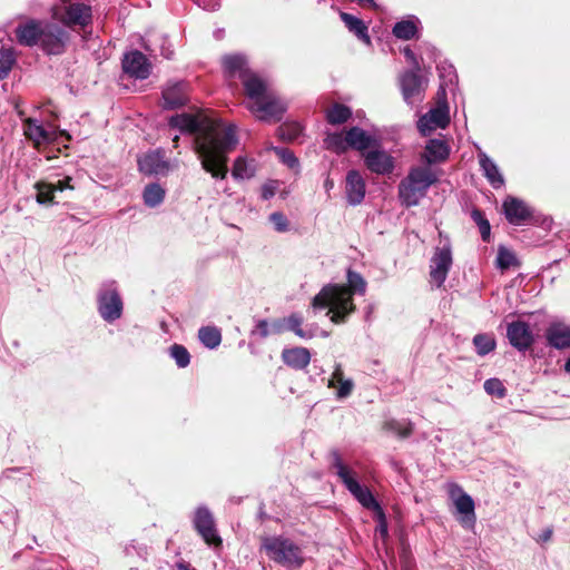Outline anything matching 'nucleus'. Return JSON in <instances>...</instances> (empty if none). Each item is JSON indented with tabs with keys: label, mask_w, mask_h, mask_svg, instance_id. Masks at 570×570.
<instances>
[{
	"label": "nucleus",
	"mask_w": 570,
	"mask_h": 570,
	"mask_svg": "<svg viewBox=\"0 0 570 570\" xmlns=\"http://www.w3.org/2000/svg\"><path fill=\"white\" fill-rule=\"evenodd\" d=\"M340 17L342 21L344 22L345 27L348 29L350 32L354 33L361 41L365 43H370L371 39L367 32V26L363 20L360 18L347 13V12H341Z\"/></svg>",
	"instance_id": "obj_29"
},
{
	"label": "nucleus",
	"mask_w": 570,
	"mask_h": 570,
	"mask_svg": "<svg viewBox=\"0 0 570 570\" xmlns=\"http://www.w3.org/2000/svg\"><path fill=\"white\" fill-rule=\"evenodd\" d=\"M448 493L456 512L461 515L459 521L466 527L473 525L475 522L473 499L456 483L448 484Z\"/></svg>",
	"instance_id": "obj_9"
},
{
	"label": "nucleus",
	"mask_w": 570,
	"mask_h": 570,
	"mask_svg": "<svg viewBox=\"0 0 570 570\" xmlns=\"http://www.w3.org/2000/svg\"><path fill=\"white\" fill-rule=\"evenodd\" d=\"M70 180H71L70 177H66L65 179L58 180V183L55 184L56 190H65L67 188L72 189V186L70 185Z\"/></svg>",
	"instance_id": "obj_55"
},
{
	"label": "nucleus",
	"mask_w": 570,
	"mask_h": 570,
	"mask_svg": "<svg viewBox=\"0 0 570 570\" xmlns=\"http://www.w3.org/2000/svg\"><path fill=\"white\" fill-rule=\"evenodd\" d=\"M450 154L449 146L440 139H431L425 146L424 159L428 164H436L444 161Z\"/></svg>",
	"instance_id": "obj_27"
},
{
	"label": "nucleus",
	"mask_w": 570,
	"mask_h": 570,
	"mask_svg": "<svg viewBox=\"0 0 570 570\" xmlns=\"http://www.w3.org/2000/svg\"><path fill=\"white\" fill-rule=\"evenodd\" d=\"M138 167L145 175H166L169 171V163L165 159L163 149L151 150L140 156Z\"/></svg>",
	"instance_id": "obj_15"
},
{
	"label": "nucleus",
	"mask_w": 570,
	"mask_h": 570,
	"mask_svg": "<svg viewBox=\"0 0 570 570\" xmlns=\"http://www.w3.org/2000/svg\"><path fill=\"white\" fill-rule=\"evenodd\" d=\"M450 122L449 109L446 106L431 109L417 121V128L421 134L428 135L436 128H445Z\"/></svg>",
	"instance_id": "obj_18"
},
{
	"label": "nucleus",
	"mask_w": 570,
	"mask_h": 570,
	"mask_svg": "<svg viewBox=\"0 0 570 570\" xmlns=\"http://www.w3.org/2000/svg\"><path fill=\"white\" fill-rule=\"evenodd\" d=\"M200 342L208 348H215L220 344V331L214 326L202 327L198 332Z\"/></svg>",
	"instance_id": "obj_36"
},
{
	"label": "nucleus",
	"mask_w": 570,
	"mask_h": 570,
	"mask_svg": "<svg viewBox=\"0 0 570 570\" xmlns=\"http://www.w3.org/2000/svg\"><path fill=\"white\" fill-rule=\"evenodd\" d=\"M352 116V111L348 107L335 104L326 112V119L332 125H341L348 120Z\"/></svg>",
	"instance_id": "obj_35"
},
{
	"label": "nucleus",
	"mask_w": 570,
	"mask_h": 570,
	"mask_svg": "<svg viewBox=\"0 0 570 570\" xmlns=\"http://www.w3.org/2000/svg\"><path fill=\"white\" fill-rule=\"evenodd\" d=\"M366 282L360 273L348 269L347 286L328 284L313 298L314 308L328 307L327 315L335 324L344 323L350 314L355 311L353 295H364Z\"/></svg>",
	"instance_id": "obj_2"
},
{
	"label": "nucleus",
	"mask_w": 570,
	"mask_h": 570,
	"mask_svg": "<svg viewBox=\"0 0 570 570\" xmlns=\"http://www.w3.org/2000/svg\"><path fill=\"white\" fill-rule=\"evenodd\" d=\"M286 331H291L295 333L298 337L303 340H308L314 336V332L312 330H305L302 327L303 317L298 314H291L288 317H285Z\"/></svg>",
	"instance_id": "obj_34"
},
{
	"label": "nucleus",
	"mask_w": 570,
	"mask_h": 570,
	"mask_svg": "<svg viewBox=\"0 0 570 570\" xmlns=\"http://www.w3.org/2000/svg\"><path fill=\"white\" fill-rule=\"evenodd\" d=\"M325 145L327 149H331L337 154H342L346 151L348 148L347 140H346V134H330L327 135L325 139Z\"/></svg>",
	"instance_id": "obj_41"
},
{
	"label": "nucleus",
	"mask_w": 570,
	"mask_h": 570,
	"mask_svg": "<svg viewBox=\"0 0 570 570\" xmlns=\"http://www.w3.org/2000/svg\"><path fill=\"white\" fill-rule=\"evenodd\" d=\"M98 312L106 322H114L122 314V299L114 281L101 285L98 297Z\"/></svg>",
	"instance_id": "obj_7"
},
{
	"label": "nucleus",
	"mask_w": 570,
	"mask_h": 570,
	"mask_svg": "<svg viewBox=\"0 0 570 570\" xmlns=\"http://www.w3.org/2000/svg\"><path fill=\"white\" fill-rule=\"evenodd\" d=\"M166 190L157 183L148 184L142 191V198L146 206L155 208L165 199Z\"/></svg>",
	"instance_id": "obj_33"
},
{
	"label": "nucleus",
	"mask_w": 570,
	"mask_h": 570,
	"mask_svg": "<svg viewBox=\"0 0 570 570\" xmlns=\"http://www.w3.org/2000/svg\"><path fill=\"white\" fill-rule=\"evenodd\" d=\"M303 132V128L299 124H285L278 128V135L284 140H295Z\"/></svg>",
	"instance_id": "obj_47"
},
{
	"label": "nucleus",
	"mask_w": 570,
	"mask_h": 570,
	"mask_svg": "<svg viewBox=\"0 0 570 570\" xmlns=\"http://www.w3.org/2000/svg\"><path fill=\"white\" fill-rule=\"evenodd\" d=\"M24 135L36 145L51 140V134L36 119L28 118L23 124Z\"/></svg>",
	"instance_id": "obj_31"
},
{
	"label": "nucleus",
	"mask_w": 570,
	"mask_h": 570,
	"mask_svg": "<svg viewBox=\"0 0 570 570\" xmlns=\"http://www.w3.org/2000/svg\"><path fill=\"white\" fill-rule=\"evenodd\" d=\"M546 340L548 345L557 350H563L570 346V326L556 322L551 323L546 330Z\"/></svg>",
	"instance_id": "obj_23"
},
{
	"label": "nucleus",
	"mask_w": 570,
	"mask_h": 570,
	"mask_svg": "<svg viewBox=\"0 0 570 570\" xmlns=\"http://www.w3.org/2000/svg\"><path fill=\"white\" fill-rule=\"evenodd\" d=\"M16 62V56L12 48H4L2 47L0 49V79H6L11 69L12 66Z\"/></svg>",
	"instance_id": "obj_37"
},
{
	"label": "nucleus",
	"mask_w": 570,
	"mask_h": 570,
	"mask_svg": "<svg viewBox=\"0 0 570 570\" xmlns=\"http://www.w3.org/2000/svg\"><path fill=\"white\" fill-rule=\"evenodd\" d=\"M269 327H271V334L283 333L284 331H286L285 318L273 321L272 323H269Z\"/></svg>",
	"instance_id": "obj_52"
},
{
	"label": "nucleus",
	"mask_w": 570,
	"mask_h": 570,
	"mask_svg": "<svg viewBox=\"0 0 570 570\" xmlns=\"http://www.w3.org/2000/svg\"><path fill=\"white\" fill-rule=\"evenodd\" d=\"M442 70L448 72V75L450 76V81H452V77H455L453 67L452 66H449L448 68L443 67Z\"/></svg>",
	"instance_id": "obj_60"
},
{
	"label": "nucleus",
	"mask_w": 570,
	"mask_h": 570,
	"mask_svg": "<svg viewBox=\"0 0 570 570\" xmlns=\"http://www.w3.org/2000/svg\"><path fill=\"white\" fill-rule=\"evenodd\" d=\"M471 217L474 220V223L479 226L481 237L484 242H488L490 239L491 234V226L489 220L484 217L481 210L474 209L471 213Z\"/></svg>",
	"instance_id": "obj_46"
},
{
	"label": "nucleus",
	"mask_w": 570,
	"mask_h": 570,
	"mask_svg": "<svg viewBox=\"0 0 570 570\" xmlns=\"http://www.w3.org/2000/svg\"><path fill=\"white\" fill-rule=\"evenodd\" d=\"M163 107L176 109L187 101V83L184 81L168 82L163 90Z\"/></svg>",
	"instance_id": "obj_22"
},
{
	"label": "nucleus",
	"mask_w": 570,
	"mask_h": 570,
	"mask_svg": "<svg viewBox=\"0 0 570 570\" xmlns=\"http://www.w3.org/2000/svg\"><path fill=\"white\" fill-rule=\"evenodd\" d=\"M420 20L411 16L407 19L396 22L393 27V35L401 40H411L416 37L419 31Z\"/></svg>",
	"instance_id": "obj_30"
},
{
	"label": "nucleus",
	"mask_w": 570,
	"mask_h": 570,
	"mask_svg": "<svg viewBox=\"0 0 570 570\" xmlns=\"http://www.w3.org/2000/svg\"><path fill=\"white\" fill-rule=\"evenodd\" d=\"M518 265H519V262H518L514 253L504 246H500L498 249L497 266L500 269L504 271L512 266H518Z\"/></svg>",
	"instance_id": "obj_40"
},
{
	"label": "nucleus",
	"mask_w": 570,
	"mask_h": 570,
	"mask_svg": "<svg viewBox=\"0 0 570 570\" xmlns=\"http://www.w3.org/2000/svg\"><path fill=\"white\" fill-rule=\"evenodd\" d=\"M479 164L490 185L498 189L504 185V178L498 165L482 150L478 153Z\"/></svg>",
	"instance_id": "obj_25"
},
{
	"label": "nucleus",
	"mask_w": 570,
	"mask_h": 570,
	"mask_svg": "<svg viewBox=\"0 0 570 570\" xmlns=\"http://www.w3.org/2000/svg\"><path fill=\"white\" fill-rule=\"evenodd\" d=\"M256 163L254 159H248L245 156H238L232 169V176L235 179H250L255 176Z\"/></svg>",
	"instance_id": "obj_32"
},
{
	"label": "nucleus",
	"mask_w": 570,
	"mask_h": 570,
	"mask_svg": "<svg viewBox=\"0 0 570 570\" xmlns=\"http://www.w3.org/2000/svg\"><path fill=\"white\" fill-rule=\"evenodd\" d=\"M452 250L450 244L436 247L431 258L430 276L436 287H441L448 277L452 266Z\"/></svg>",
	"instance_id": "obj_11"
},
{
	"label": "nucleus",
	"mask_w": 570,
	"mask_h": 570,
	"mask_svg": "<svg viewBox=\"0 0 570 570\" xmlns=\"http://www.w3.org/2000/svg\"><path fill=\"white\" fill-rule=\"evenodd\" d=\"M376 515L380 521L377 530L384 537L387 534V524H386V520H385V514L383 513V517H380L379 514H376Z\"/></svg>",
	"instance_id": "obj_56"
},
{
	"label": "nucleus",
	"mask_w": 570,
	"mask_h": 570,
	"mask_svg": "<svg viewBox=\"0 0 570 570\" xmlns=\"http://www.w3.org/2000/svg\"><path fill=\"white\" fill-rule=\"evenodd\" d=\"M473 344L476 353L484 356L492 352L495 347V340L490 334H478L473 337Z\"/></svg>",
	"instance_id": "obj_39"
},
{
	"label": "nucleus",
	"mask_w": 570,
	"mask_h": 570,
	"mask_svg": "<svg viewBox=\"0 0 570 570\" xmlns=\"http://www.w3.org/2000/svg\"><path fill=\"white\" fill-rule=\"evenodd\" d=\"M69 41V33L61 27L46 21L39 46L48 55H60Z\"/></svg>",
	"instance_id": "obj_10"
},
{
	"label": "nucleus",
	"mask_w": 570,
	"mask_h": 570,
	"mask_svg": "<svg viewBox=\"0 0 570 570\" xmlns=\"http://www.w3.org/2000/svg\"><path fill=\"white\" fill-rule=\"evenodd\" d=\"M401 89L406 104L412 105L420 99L421 92L424 90L423 79L415 69L405 71L401 76Z\"/></svg>",
	"instance_id": "obj_19"
},
{
	"label": "nucleus",
	"mask_w": 570,
	"mask_h": 570,
	"mask_svg": "<svg viewBox=\"0 0 570 570\" xmlns=\"http://www.w3.org/2000/svg\"><path fill=\"white\" fill-rule=\"evenodd\" d=\"M178 139H179V137H178V136H175V137H174V139H173V141H174L175 144H177V142H178Z\"/></svg>",
	"instance_id": "obj_63"
},
{
	"label": "nucleus",
	"mask_w": 570,
	"mask_h": 570,
	"mask_svg": "<svg viewBox=\"0 0 570 570\" xmlns=\"http://www.w3.org/2000/svg\"><path fill=\"white\" fill-rule=\"evenodd\" d=\"M384 428L401 438H407L413 431V424L407 420H389L385 422Z\"/></svg>",
	"instance_id": "obj_38"
},
{
	"label": "nucleus",
	"mask_w": 570,
	"mask_h": 570,
	"mask_svg": "<svg viewBox=\"0 0 570 570\" xmlns=\"http://www.w3.org/2000/svg\"><path fill=\"white\" fill-rule=\"evenodd\" d=\"M503 213L507 220L512 225H521L530 218L531 210L527 204L513 196H508L503 202Z\"/></svg>",
	"instance_id": "obj_21"
},
{
	"label": "nucleus",
	"mask_w": 570,
	"mask_h": 570,
	"mask_svg": "<svg viewBox=\"0 0 570 570\" xmlns=\"http://www.w3.org/2000/svg\"><path fill=\"white\" fill-rule=\"evenodd\" d=\"M276 183H267L262 187V198L267 200L271 199L276 193Z\"/></svg>",
	"instance_id": "obj_51"
},
{
	"label": "nucleus",
	"mask_w": 570,
	"mask_h": 570,
	"mask_svg": "<svg viewBox=\"0 0 570 570\" xmlns=\"http://www.w3.org/2000/svg\"><path fill=\"white\" fill-rule=\"evenodd\" d=\"M269 220L274 228L278 233H285L288 230V219L281 212H275L269 215Z\"/></svg>",
	"instance_id": "obj_48"
},
{
	"label": "nucleus",
	"mask_w": 570,
	"mask_h": 570,
	"mask_svg": "<svg viewBox=\"0 0 570 570\" xmlns=\"http://www.w3.org/2000/svg\"><path fill=\"white\" fill-rule=\"evenodd\" d=\"M484 391L492 396L503 399L507 395V389L504 387L501 380L497 377L488 379L484 382Z\"/></svg>",
	"instance_id": "obj_44"
},
{
	"label": "nucleus",
	"mask_w": 570,
	"mask_h": 570,
	"mask_svg": "<svg viewBox=\"0 0 570 570\" xmlns=\"http://www.w3.org/2000/svg\"><path fill=\"white\" fill-rule=\"evenodd\" d=\"M440 77L443 78L444 77V72L440 69Z\"/></svg>",
	"instance_id": "obj_64"
},
{
	"label": "nucleus",
	"mask_w": 570,
	"mask_h": 570,
	"mask_svg": "<svg viewBox=\"0 0 570 570\" xmlns=\"http://www.w3.org/2000/svg\"><path fill=\"white\" fill-rule=\"evenodd\" d=\"M365 166L377 175H389L394 170V158L385 150L374 148L362 154Z\"/></svg>",
	"instance_id": "obj_14"
},
{
	"label": "nucleus",
	"mask_w": 570,
	"mask_h": 570,
	"mask_svg": "<svg viewBox=\"0 0 570 570\" xmlns=\"http://www.w3.org/2000/svg\"><path fill=\"white\" fill-rule=\"evenodd\" d=\"M223 65L225 71L229 73V76L235 77L238 76L245 87V77L247 75H252L254 77H259L256 72L252 71L247 66V60L243 55H230L225 56L223 58Z\"/></svg>",
	"instance_id": "obj_24"
},
{
	"label": "nucleus",
	"mask_w": 570,
	"mask_h": 570,
	"mask_svg": "<svg viewBox=\"0 0 570 570\" xmlns=\"http://www.w3.org/2000/svg\"><path fill=\"white\" fill-rule=\"evenodd\" d=\"M193 523L196 531L207 544L215 547L222 544V538L217 533L214 517L206 507L197 508Z\"/></svg>",
	"instance_id": "obj_12"
},
{
	"label": "nucleus",
	"mask_w": 570,
	"mask_h": 570,
	"mask_svg": "<svg viewBox=\"0 0 570 570\" xmlns=\"http://www.w3.org/2000/svg\"><path fill=\"white\" fill-rule=\"evenodd\" d=\"M564 371H566L567 373H570V357H569V358L566 361V363H564Z\"/></svg>",
	"instance_id": "obj_61"
},
{
	"label": "nucleus",
	"mask_w": 570,
	"mask_h": 570,
	"mask_svg": "<svg viewBox=\"0 0 570 570\" xmlns=\"http://www.w3.org/2000/svg\"><path fill=\"white\" fill-rule=\"evenodd\" d=\"M344 375H343V371H342V367L340 364H337L335 366V370L332 374V379L330 380V383H328V386H334L335 383H340L342 381H344Z\"/></svg>",
	"instance_id": "obj_54"
},
{
	"label": "nucleus",
	"mask_w": 570,
	"mask_h": 570,
	"mask_svg": "<svg viewBox=\"0 0 570 570\" xmlns=\"http://www.w3.org/2000/svg\"><path fill=\"white\" fill-rule=\"evenodd\" d=\"M346 140L350 148L365 153L376 142L373 136L360 127H352L346 131Z\"/></svg>",
	"instance_id": "obj_26"
},
{
	"label": "nucleus",
	"mask_w": 570,
	"mask_h": 570,
	"mask_svg": "<svg viewBox=\"0 0 570 570\" xmlns=\"http://www.w3.org/2000/svg\"><path fill=\"white\" fill-rule=\"evenodd\" d=\"M403 53H404L405 58L407 59V61L412 65L413 69L419 71L420 70V63H419L414 52L411 50V48L410 47H405L403 49Z\"/></svg>",
	"instance_id": "obj_53"
},
{
	"label": "nucleus",
	"mask_w": 570,
	"mask_h": 570,
	"mask_svg": "<svg viewBox=\"0 0 570 570\" xmlns=\"http://www.w3.org/2000/svg\"><path fill=\"white\" fill-rule=\"evenodd\" d=\"M340 384V387L336 392V395L338 399H345L351 393H352V390H353V381L352 380H344L342 382L338 383Z\"/></svg>",
	"instance_id": "obj_50"
},
{
	"label": "nucleus",
	"mask_w": 570,
	"mask_h": 570,
	"mask_svg": "<svg viewBox=\"0 0 570 570\" xmlns=\"http://www.w3.org/2000/svg\"><path fill=\"white\" fill-rule=\"evenodd\" d=\"M46 21L29 19L16 28V37L20 45L33 47L39 45Z\"/></svg>",
	"instance_id": "obj_17"
},
{
	"label": "nucleus",
	"mask_w": 570,
	"mask_h": 570,
	"mask_svg": "<svg viewBox=\"0 0 570 570\" xmlns=\"http://www.w3.org/2000/svg\"><path fill=\"white\" fill-rule=\"evenodd\" d=\"M171 128L195 135L194 149L202 168L215 179H225L228 173V154L237 144L236 126L205 112L178 114L168 120Z\"/></svg>",
	"instance_id": "obj_1"
},
{
	"label": "nucleus",
	"mask_w": 570,
	"mask_h": 570,
	"mask_svg": "<svg viewBox=\"0 0 570 570\" xmlns=\"http://www.w3.org/2000/svg\"><path fill=\"white\" fill-rule=\"evenodd\" d=\"M334 187V181L328 176L326 177L324 181V189L328 194Z\"/></svg>",
	"instance_id": "obj_58"
},
{
	"label": "nucleus",
	"mask_w": 570,
	"mask_h": 570,
	"mask_svg": "<svg viewBox=\"0 0 570 570\" xmlns=\"http://www.w3.org/2000/svg\"><path fill=\"white\" fill-rule=\"evenodd\" d=\"M282 357L286 365L296 370L306 367L311 361L309 351L305 347L284 350Z\"/></svg>",
	"instance_id": "obj_28"
},
{
	"label": "nucleus",
	"mask_w": 570,
	"mask_h": 570,
	"mask_svg": "<svg viewBox=\"0 0 570 570\" xmlns=\"http://www.w3.org/2000/svg\"><path fill=\"white\" fill-rule=\"evenodd\" d=\"M179 569L180 570H195V569H190L188 566H185V564H179Z\"/></svg>",
	"instance_id": "obj_62"
},
{
	"label": "nucleus",
	"mask_w": 570,
	"mask_h": 570,
	"mask_svg": "<svg viewBox=\"0 0 570 570\" xmlns=\"http://www.w3.org/2000/svg\"><path fill=\"white\" fill-rule=\"evenodd\" d=\"M37 187V202L40 204H49L53 199V194L56 191L55 184L51 183H38Z\"/></svg>",
	"instance_id": "obj_45"
},
{
	"label": "nucleus",
	"mask_w": 570,
	"mask_h": 570,
	"mask_svg": "<svg viewBox=\"0 0 570 570\" xmlns=\"http://www.w3.org/2000/svg\"><path fill=\"white\" fill-rule=\"evenodd\" d=\"M331 464L335 469L337 476L348 490V492L366 509L373 510L380 517H383V509L374 498L371 490L360 484L357 481V474L351 468H348L342 460L338 451L333 450L330 454Z\"/></svg>",
	"instance_id": "obj_5"
},
{
	"label": "nucleus",
	"mask_w": 570,
	"mask_h": 570,
	"mask_svg": "<svg viewBox=\"0 0 570 570\" xmlns=\"http://www.w3.org/2000/svg\"><path fill=\"white\" fill-rule=\"evenodd\" d=\"M250 335L258 338H266L268 335H271L269 323L266 320H258Z\"/></svg>",
	"instance_id": "obj_49"
},
{
	"label": "nucleus",
	"mask_w": 570,
	"mask_h": 570,
	"mask_svg": "<svg viewBox=\"0 0 570 570\" xmlns=\"http://www.w3.org/2000/svg\"><path fill=\"white\" fill-rule=\"evenodd\" d=\"M150 68L147 57L138 50L126 53L122 59L124 71L136 79H147L150 75Z\"/></svg>",
	"instance_id": "obj_16"
},
{
	"label": "nucleus",
	"mask_w": 570,
	"mask_h": 570,
	"mask_svg": "<svg viewBox=\"0 0 570 570\" xmlns=\"http://www.w3.org/2000/svg\"><path fill=\"white\" fill-rule=\"evenodd\" d=\"M366 185L362 175L357 170H350L346 174L345 194L346 200L351 206L360 205L365 197Z\"/></svg>",
	"instance_id": "obj_20"
},
{
	"label": "nucleus",
	"mask_w": 570,
	"mask_h": 570,
	"mask_svg": "<svg viewBox=\"0 0 570 570\" xmlns=\"http://www.w3.org/2000/svg\"><path fill=\"white\" fill-rule=\"evenodd\" d=\"M53 18L61 21L67 27L85 28L91 23L92 10L89 4L81 2H70L65 6L63 14H60L58 7L53 8Z\"/></svg>",
	"instance_id": "obj_8"
},
{
	"label": "nucleus",
	"mask_w": 570,
	"mask_h": 570,
	"mask_svg": "<svg viewBox=\"0 0 570 570\" xmlns=\"http://www.w3.org/2000/svg\"><path fill=\"white\" fill-rule=\"evenodd\" d=\"M261 549L269 560L285 568H301L305 561L302 548L283 535H265L261 539Z\"/></svg>",
	"instance_id": "obj_6"
},
{
	"label": "nucleus",
	"mask_w": 570,
	"mask_h": 570,
	"mask_svg": "<svg viewBox=\"0 0 570 570\" xmlns=\"http://www.w3.org/2000/svg\"><path fill=\"white\" fill-rule=\"evenodd\" d=\"M507 337L510 344L520 352L529 350L534 342L530 326L523 321H514L508 324Z\"/></svg>",
	"instance_id": "obj_13"
},
{
	"label": "nucleus",
	"mask_w": 570,
	"mask_h": 570,
	"mask_svg": "<svg viewBox=\"0 0 570 570\" xmlns=\"http://www.w3.org/2000/svg\"><path fill=\"white\" fill-rule=\"evenodd\" d=\"M436 174L429 167H412L399 184V198L405 207L419 205L429 188L436 183Z\"/></svg>",
	"instance_id": "obj_4"
},
{
	"label": "nucleus",
	"mask_w": 570,
	"mask_h": 570,
	"mask_svg": "<svg viewBox=\"0 0 570 570\" xmlns=\"http://www.w3.org/2000/svg\"><path fill=\"white\" fill-rule=\"evenodd\" d=\"M274 151L279 157L281 161L288 168L295 171L299 170L298 158L294 155L292 150L283 147H274Z\"/></svg>",
	"instance_id": "obj_43"
},
{
	"label": "nucleus",
	"mask_w": 570,
	"mask_h": 570,
	"mask_svg": "<svg viewBox=\"0 0 570 570\" xmlns=\"http://www.w3.org/2000/svg\"><path fill=\"white\" fill-rule=\"evenodd\" d=\"M360 6L374 8L376 4L374 0H355Z\"/></svg>",
	"instance_id": "obj_59"
},
{
	"label": "nucleus",
	"mask_w": 570,
	"mask_h": 570,
	"mask_svg": "<svg viewBox=\"0 0 570 570\" xmlns=\"http://www.w3.org/2000/svg\"><path fill=\"white\" fill-rule=\"evenodd\" d=\"M551 537H552V529L548 528V529L543 530L542 533L539 535V541L547 542L551 539Z\"/></svg>",
	"instance_id": "obj_57"
},
{
	"label": "nucleus",
	"mask_w": 570,
	"mask_h": 570,
	"mask_svg": "<svg viewBox=\"0 0 570 570\" xmlns=\"http://www.w3.org/2000/svg\"><path fill=\"white\" fill-rule=\"evenodd\" d=\"M169 355L175 360L178 367L184 368L190 363V355L187 348L180 344L169 347Z\"/></svg>",
	"instance_id": "obj_42"
},
{
	"label": "nucleus",
	"mask_w": 570,
	"mask_h": 570,
	"mask_svg": "<svg viewBox=\"0 0 570 570\" xmlns=\"http://www.w3.org/2000/svg\"><path fill=\"white\" fill-rule=\"evenodd\" d=\"M245 92L250 100L249 110L261 120H277L286 110V105L269 88L265 79L247 75Z\"/></svg>",
	"instance_id": "obj_3"
}]
</instances>
